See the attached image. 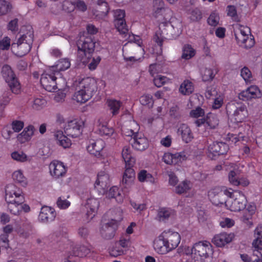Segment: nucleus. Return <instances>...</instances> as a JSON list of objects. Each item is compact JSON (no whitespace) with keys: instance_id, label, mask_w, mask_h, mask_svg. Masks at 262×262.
<instances>
[{"instance_id":"obj_6","label":"nucleus","mask_w":262,"mask_h":262,"mask_svg":"<svg viewBox=\"0 0 262 262\" xmlns=\"http://www.w3.org/2000/svg\"><path fill=\"white\" fill-rule=\"evenodd\" d=\"M2 74L12 92L18 94L20 89V84L11 67L7 64L4 65L2 69Z\"/></svg>"},{"instance_id":"obj_16","label":"nucleus","mask_w":262,"mask_h":262,"mask_svg":"<svg viewBox=\"0 0 262 262\" xmlns=\"http://www.w3.org/2000/svg\"><path fill=\"white\" fill-rule=\"evenodd\" d=\"M262 94L256 85H251L245 91L238 94V98L243 101H247L253 98H260Z\"/></svg>"},{"instance_id":"obj_10","label":"nucleus","mask_w":262,"mask_h":262,"mask_svg":"<svg viewBox=\"0 0 262 262\" xmlns=\"http://www.w3.org/2000/svg\"><path fill=\"white\" fill-rule=\"evenodd\" d=\"M228 149V145L225 142H213L208 146V156L212 159H215L216 157L226 154Z\"/></svg>"},{"instance_id":"obj_49","label":"nucleus","mask_w":262,"mask_h":262,"mask_svg":"<svg viewBox=\"0 0 262 262\" xmlns=\"http://www.w3.org/2000/svg\"><path fill=\"white\" fill-rule=\"evenodd\" d=\"M202 77L204 81H209L213 79L214 75L211 69L205 68L202 72Z\"/></svg>"},{"instance_id":"obj_37","label":"nucleus","mask_w":262,"mask_h":262,"mask_svg":"<svg viewBox=\"0 0 262 262\" xmlns=\"http://www.w3.org/2000/svg\"><path fill=\"white\" fill-rule=\"evenodd\" d=\"M90 249L84 245H76L73 248L72 253L75 256L83 257L90 253Z\"/></svg>"},{"instance_id":"obj_36","label":"nucleus","mask_w":262,"mask_h":262,"mask_svg":"<svg viewBox=\"0 0 262 262\" xmlns=\"http://www.w3.org/2000/svg\"><path fill=\"white\" fill-rule=\"evenodd\" d=\"M103 148V141L100 140L92 142L87 147L88 150L91 154L95 155V156H96L97 154H99Z\"/></svg>"},{"instance_id":"obj_20","label":"nucleus","mask_w":262,"mask_h":262,"mask_svg":"<svg viewBox=\"0 0 262 262\" xmlns=\"http://www.w3.org/2000/svg\"><path fill=\"white\" fill-rule=\"evenodd\" d=\"M254 237L255 238L252 242L253 251L258 254H259L262 257V226L259 225L254 230Z\"/></svg>"},{"instance_id":"obj_38","label":"nucleus","mask_w":262,"mask_h":262,"mask_svg":"<svg viewBox=\"0 0 262 262\" xmlns=\"http://www.w3.org/2000/svg\"><path fill=\"white\" fill-rule=\"evenodd\" d=\"M219 120L216 115L208 113L206 116V126L210 129L215 128L219 124Z\"/></svg>"},{"instance_id":"obj_29","label":"nucleus","mask_w":262,"mask_h":262,"mask_svg":"<svg viewBox=\"0 0 262 262\" xmlns=\"http://www.w3.org/2000/svg\"><path fill=\"white\" fill-rule=\"evenodd\" d=\"M132 167L129 165H126V168L123 176L122 184H126L127 186L132 184L135 177V171Z\"/></svg>"},{"instance_id":"obj_54","label":"nucleus","mask_w":262,"mask_h":262,"mask_svg":"<svg viewBox=\"0 0 262 262\" xmlns=\"http://www.w3.org/2000/svg\"><path fill=\"white\" fill-rule=\"evenodd\" d=\"M256 207L254 205H249L248 206L246 209V211L248 212V213H246V214H244L242 218L244 221H248L251 219V216L255 212Z\"/></svg>"},{"instance_id":"obj_9","label":"nucleus","mask_w":262,"mask_h":262,"mask_svg":"<svg viewBox=\"0 0 262 262\" xmlns=\"http://www.w3.org/2000/svg\"><path fill=\"white\" fill-rule=\"evenodd\" d=\"M192 250L195 255L200 256L202 259L207 258L213 254L212 246L207 241L195 243L192 247Z\"/></svg>"},{"instance_id":"obj_61","label":"nucleus","mask_w":262,"mask_h":262,"mask_svg":"<svg viewBox=\"0 0 262 262\" xmlns=\"http://www.w3.org/2000/svg\"><path fill=\"white\" fill-rule=\"evenodd\" d=\"M140 102L143 105L153 104V100L152 97L150 95H143L140 98Z\"/></svg>"},{"instance_id":"obj_58","label":"nucleus","mask_w":262,"mask_h":262,"mask_svg":"<svg viewBox=\"0 0 262 262\" xmlns=\"http://www.w3.org/2000/svg\"><path fill=\"white\" fill-rule=\"evenodd\" d=\"M34 126L33 125H29L28 127H26L23 132L20 134H22L24 136H25V138L30 140L31 137L34 134Z\"/></svg>"},{"instance_id":"obj_11","label":"nucleus","mask_w":262,"mask_h":262,"mask_svg":"<svg viewBox=\"0 0 262 262\" xmlns=\"http://www.w3.org/2000/svg\"><path fill=\"white\" fill-rule=\"evenodd\" d=\"M232 193L227 190H213L210 192V200L215 206L225 204L226 206L227 200V196L231 197Z\"/></svg>"},{"instance_id":"obj_23","label":"nucleus","mask_w":262,"mask_h":262,"mask_svg":"<svg viewBox=\"0 0 262 262\" xmlns=\"http://www.w3.org/2000/svg\"><path fill=\"white\" fill-rule=\"evenodd\" d=\"M49 168L51 175L55 178L63 176L66 172L64 165L60 162L51 163Z\"/></svg>"},{"instance_id":"obj_21","label":"nucleus","mask_w":262,"mask_h":262,"mask_svg":"<svg viewBox=\"0 0 262 262\" xmlns=\"http://www.w3.org/2000/svg\"><path fill=\"white\" fill-rule=\"evenodd\" d=\"M233 238L234 234L233 233L228 234L226 232H223L215 235L212 242L217 247H222L226 244L230 243Z\"/></svg>"},{"instance_id":"obj_25","label":"nucleus","mask_w":262,"mask_h":262,"mask_svg":"<svg viewBox=\"0 0 262 262\" xmlns=\"http://www.w3.org/2000/svg\"><path fill=\"white\" fill-rule=\"evenodd\" d=\"M178 134L181 135L182 140L189 143L193 138V134L189 127L186 124H182L178 129Z\"/></svg>"},{"instance_id":"obj_47","label":"nucleus","mask_w":262,"mask_h":262,"mask_svg":"<svg viewBox=\"0 0 262 262\" xmlns=\"http://www.w3.org/2000/svg\"><path fill=\"white\" fill-rule=\"evenodd\" d=\"M46 104V100L42 97H40L34 99L32 107L34 110H39L45 107Z\"/></svg>"},{"instance_id":"obj_52","label":"nucleus","mask_w":262,"mask_h":262,"mask_svg":"<svg viewBox=\"0 0 262 262\" xmlns=\"http://www.w3.org/2000/svg\"><path fill=\"white\" fill-rule=\"evenodd\" d=\"M169 115L171 118L177 120L181 117L182 112L178 106L174 105L170 108Z\"/></svg>"},{"instance_id":"obj_8","label":"nucleus","mask_w":262,"mask_h":262,"mask_svg":"<svg viewBox=\"0 0 262 262\" xmlns=\"http://www.w3.org/2000/svg\"><path fill=\"white\" fill-rule=\"evenodd\" d=\"M232 195V194L231 195ZM226 207L231 211H239L246 208L247 201L245 195L241 192H237L235 198L232 196L227 200Z\"/></svg>"},{"instance_id":"obj_55","label":"nucleus","mask_w":262,"mask_h":262,"mask_svg":"<svg viewBox=\"0 0 262 262\" xmlns=\"http://www.w3.org/2000/svg\"><path fill=\"white\" fill-rule=\"evenodd\" d=\"M138 180L140 182H144L145 181H151L152 179L151 174L148 173L145 170H142L138 173Z\"/></svg>"},{"instance_id":"obj_53","label":"nucleus","mask_w":262,"mask_h":262,"mask_svg":"<svg viewBox=\"0 0 262 262\" xmlns=\"http://www.w3.org/2000/svg\"><path fill=\"white\" fill-rule=\"evenodd\" d=\"M12 158L18 162H25L27 161V156L23 152L14 151L11 154Z\"/></svg>"},{"instance_id":"obj_14","label":"nucleus","mask_w":262,"mask_h":262,"mask_svg":"<svg viewBox=\"0 0 262 262\" xmlns=\"http://www.w3.org/2000/svg\"><path fill=\"white\" fill-rule=\"evenodd\" d=\"M109 176L104 171H101L97 175V179L94 184V188L99 194H103L106 192L109 184Z\"/></svg>"},{"instance_id":"obj_43","label":"nucleus","mask_w":262,"mask_h":262,"mask_svg":"<svg viewBox=\"0 0 262 262\" xmlns=\"http://www.w3.org/2000/svg\"><path fill=\"white\" fill-rule=\"evenodd\" d=\"M107 106L112 110V114L116 115L118 113L120 107V102L114 99L107 100L106 102Z\"/></svg>"},{"instance_id":"obj_32","label":"nucleus","mask_w":262,"mask_h":262,"mask_svg":"<svg viewBox=\"0 0 262 262\" xmlns=\"http://www.w3.org/2000/svg\"><path fill=\"white\" fill-rule=\"evenodd\" d=\"M109 11V7L106 2L103 0H98L97 2V6L96 8V13L97 15L101 16H106Z\"/></svg>"},{"instance_id":"obj_50","label":"nucleus","mask_w":262,"mask_h":262,"mask_svg":"<svg viewBox=\"0 0 262 262\" xmlns=\"http://www.w3.org/2000/svg\"><path fill=\"white\" fill-rule=\"evenodd\" d=\"M189 189L190 187L188 182L186 181H183L182 183L180 184L177 187H176L175 192L178 194H181L187 192Z\"/></svg>"},{"instance_id":"obj_2","label":"nucleus","mask_w":262,"mask_h":262,"mask_svg":"<svg viewBox=\"0 0 262 262\" xmlns=\"http://www.w3.org/2000/svg\"><path fill=\"white\" fill-rule=\"evenodd\" d=\"M86 32L80 33L79 39L77 45L79 49V54H88V58L91 57V54L94 51L96 42L94 40L92 35L96 34L97 28L92 25H89L86 27Z\"/></svg>"},{"instance_id":"obj_33","label":"nucleus","mask_w":262,"mask_h":262,"mask_svg":"<svg viewBox=\"0 0 262 262\" xmlns=\"http://www.w3.org/2000/svg\"><path fill=\"white\" fill-rule=\"evenodd\" d=\"M106 196L109 199L115 198L117 202L121 203L123 200V194L119 190L116 186L111 187L106 193Z\"/></svg>"},{"instance_id":"obj_59","label":"nucleus","mask_w":262,"mask_h":262,"mask_svg":"<svg viewBox=\"0 0 262 262\" xmlns=\"http://www.w3.org/2000/svg\"><path fill=\"white\" fill-rule=\"evenodd\" d=\"M74 3L75 5V9L81 11L85 12L87 10V5L85 2L82 0H75Z\"/></svg>"},{"instance_id":"obj_30","label":"nucleus","mask_w":262,"mask_h":262,"mask_svg":"<svg viewBox=\"0 0 262 262\" xmlns=\"http://www.w3.org/2000/svg\"><path fill=\"white\" fill-rule=\"evenodd\" d=\"M70 65L69 59L63 58L59 60L56 66L51 67L50 70L58 74L60 71H65L69 69Z\"/></svg>"},{"instance_id":"obj_22","label":"nucleus","mask_w":262,"mask_h":262,"mask_svg":"<svg viewBox=\"0 0 262 262\" xmlns=\"http://www.w3.org/2000/svg\"><path fill=\"white\" fill-rule=\"evenodd\" d=\"M99 206V201L94 198L89 199L85 205L87 212L85 214L87 219H92L95 216Z\"/></svg>"},{"instance_id":"obj_18","label":"nucleus","mask_w":262,"mask_h":262,"mask_svg":"<svg viewBox=\"0 0 262 262\" xmlns=\"http://www.w3.org/2000/svg\"><path fill=\"white\" fill-rule=\"evenodd\" d=\"M94 52L91 54V57L88 58V54H79V49H78L77 57L79 60L80 61L83 65L89 63V68L91 70H95L101 60L100 56H97L96 57H93L92 54Z\"/></svg>"},{"instance_id":"obj_4","label":"nucleus","mask_w":262,"mask_h":262,"mask_svg":"<svg viewBox=\"0 0 262 262\" xmlns=\"http://www.w3.org/2000/svg\"><path fill=\"white\" fill-rule=\"evenodd\" d=\"M226 110L228 115L232 117L236 122H242L248 116L246 106L235 101L228 103Z\"/></svg>"},{"instance_id":"obj_56","label":"nucleus","mask_w":262,"mask_h":262,"mask_svg":"<svg viewBox=\"0 0 262 262\" xmlns=\"http://www.w3.org/2000/svg\"><path fill=\"white\" fill-rule=\"evenodd\" d=\"M228 179L231 184L235 186H238L239 178L237 176V172L234 170H231L228 174Z\"/></svg>"},{"instance_id":"obj_24","label":"nucleus","mask_w":262,"mask_h":262,"mask_svg":"<svg viewBox=\"0 0 262 262\" xmlns=\"http://www.w3.org/2000/svg\"><path fill=\"white\" fill-rule=\"evenodd\" d=\"M39 217L43 222H52L56 217V212L53 208L43 206L41 209Z\"/></svg>"},{"instance_id":"obj_41","label":"nucleus","mask_w":262,"mask_h":262,"mask_svg":"<svg viewBox=\"0 0 262 262\" xmlns=\"http://www.w3.org/2000/svg\"><path fill=\"white\" fill-rule=\"evenodd\" d=\"M195 55V50L192 48L190 45H185L183 48V53L182 58L186 60L189 59L193 57Z\"/></svg>"},{"instance_id":"obj_45","label":"nucleus","mask_w":262,"mask_h":262,"mask_svg":"<svg viewBox=\"0 0 262 262\" xmlns=\"http://www.w3.org/2000/svg\"><path fill=\"white\" fill-rule=\"evenodd\" d=\"M241 257L244 262H262V258H259L255 252L251 256L247 254H241Z\"/></svg>"},{"instance_id":"obj_63","label":"nucleus","mask_w":262,"mask_h":262,"mask_svg":"<svg viewBox=\"0 0 262 262\" xmlns=\"http://www.w3.org/2000/svg\"><path fill=\"white\" fill-rule=\"evenodd\" d=\"M207 21L209 25L212 26H216L219 24V17L215 13H212L208 17Z\"/></svg>"},{"instance_id":"obj_1","label":"nucleus","mask_w":262,"mask_h":262,"mask_svg":"<svg viewBox=\"0 0 262 262\" xmlns=\"http://www.w3.org/2000/svg\"><path fill=\"white\" fill-rule=\"evenodd\" d=\"M21 31L24 33L18 39L16 42L11 45V50L17 56L22 57L30 51L33 41V30L31 27L23 26Z\"/></svg>"},{"instance_id":"obj_13","label":"nucleus","mask_w":262,"mask_h":262,"mask_svg":"<svg viewBox=\"0 0 262 262\" xmlns=\"http://www.w3.org/2000/svg\"><path fill=\"white\" fill-rule=\"evenodd\" d=\"M167 246L169 251L176 248L179 244L181 240V236L178 232H163L161 234Z\"/></svg>"},{"instance_id":"obj_28","label":"nucleus","mask_w":262,"mask_h":262,"mask_svg":"<svg viewBox=\"0 0 262 262\" xmlns=\"http://www.w3.org/2000/svg\"><path fill=\"white\" fill-rule=\"evenodd\" d=\"M154 245L155 250L161 254H166L170 251L161 235L154 241Z\"/></svg>"},{"instance_id":"obj_64","label":"nucleus","mask_w":262,"mask_h":262,"mask_svg":"<svg viewBox=\"0 0 262 262\" xmlns=\"http://www.w3.org/2000/svg\"><path fill=\"white\" fill-rule=\"evenodd\" d=\"M166 77L161 75L158 76L154 79V84L158 88L162 86L166 82Z\"/></svg>"},{"instance_id":"obj_51","label":"nucleus","mask_w":262,"mask_h":262,"mask_svg":"<svg viewBox=\"0 0 262 262\" xmlns=\"http://www.w3.org/2000/svg\"><path fill=\"white\" fill-rule=\"evenodd\" d=\"M62 9L63 11L71 13L75 9V5L74 2H71L69 0H65L62 3Z\"/></svg>"},{"instance_id":"obj_39","label":"nucleus","mask_w":262,"mask_h":262,"mask_svg":"<svg viewBox=\"0 0 262 262\" xmlns=\"http://www.w3.org/2000/svg\"><path fill=\"white\" fill-rule=\"evenodd\" d=\"M174 211L169 208H161L158 210V217L160 221H165L173 215Z\"/></svg>"},{"instance_id":"obj_12","label":"nucleus","mask_w":262,"mask_h":262,"mask_svg":"<svg viewBox=\"0 0 262 262\" xmlns=\"http://www.w3.org/2000/svg\"><path fill=\"white\" fill-rule=\"evenodd\" d=\"M83 122H78L76 120H71L68 122L64 127V132L67 136L72 138L79 137L82 133Z\"/></svg>"},{"instance_id":"obj_7","label":"nucleus","mask_w":262,"mask_h":262,"mask_svg":"<svg viewBox=\"0 0 262 262\" xmlns=\"http://www.w3.org/2000/svg\"><path fill=\"white\" fill-rule=\"evenodd\" d=\"M56 72L51 71L50 68L41 75L40 83L43 88L49 92H54L58 88L57 83Z\"/></svg>"},{"instance_id":"obj_46","label":"nucleus","mask_w":262,"mask_h":262,"mask_svg":"<svg viewBox=\"0 0 262 262\" xmlns=\"http://www.w3.org/2000/svg\"><path fill=\"white\" fill-rule=\"evenodd\" d=\"M12 5L7 1L0 0V16L6 14L11 11Z\"/></svg>"},{"instance_id":"obj_57","label":"nucleus","mask_w":262,"mask_h":262,"mask_svg":"<svg viewBox=\"0 0 262 262\" xmlns=\"http://www.w3.org/2000/svg\"><path fill=\"white\" fill-rule=\"evenodd\" d=\"M202 15L201 11L195 8L191 11L190 19L193 21H198L201 19Z\"/></svg>"},{"instance_id":"obj_60","label":"nucleus","mask_w":262,"mask_h":262,"mask_svg":"<svg viewBox=\"0 0 262 262\" xmlns=\"http://www.w3.org/2000/svg\"><path fill=\"white\" fill-rule=\"evenodd\" d=\"M204 110L199 106L194 110H191L190 112V116L193 118H198L204 116Z\"/></svg>"},{"instance_id":"obj_42","label":"nucleus","mask_w":262,"mask_h":262,"mask_svg":"<svg viewBox=\"0 0 262 262\" xmlns=\"http://www.w3.org/2000/svg\"><path fill=\"white\" fill-rule=\"evenodd\" d=\"M12 178L14 181L20 184L23 186H25L27 184L26 178L24 176L20 170L14 172L12 174Z\"/></svg>"},{"instance_id":"obj_34","label":"nucleus","mask_w":262,"mask_h":262,"mask_svg":"<svg viewBox=\"0 0 262 262\" xmlns=\"http://www.w3.org/2000/svg\"><path fill=\"white\" fill-rule=\"evenodd\" d=\"M122 158L126 165L133 166L135 163V159L131 155L130 148L129 146H124L122 151Z\"/></svg>"},{"instance_id":"obj_19","label":"nucleus","mask_w":262,"mask_h":262,"mask_svg":"<svg viewBox=\"0 0 262 262\" xmlns=\"http://www.w3.org/2000/svg\"><path fill=\"white\" fill-rule=\"evenodd\" d=\"M117 220H112L110 222L106 223L102 226L100 233L103 238L110 239L114 237L117 227Z\"/></svg>"},{"instance_id":"obj_15","label":"nucleus","mask_w":262,"mask_h":262,"mask_svg":"<svg viewBox=\"0 0 262 262\" xmlns=\"http://www.w3.org/2000/svg\"><path fill=\"white\" fill-rule=\"evenodd\" d=\"M79 89L84 91L86 97L91 98L97 90L96 82L93 78L86 77L79 82Z\"/></svg>"},{"instance_id":"obj_48","label":"nucleus","mask_w":262,"mask_h":262,"mask_svg":"<svg viewBox=\"0 0 262 262\" xmlns=\"http://www.w3.org/2000/svg\"><path fill=\"white\" fill-rule=\"evenodd\" d=\"M115 25L118 31L121 34H126L128 32L125 19L114 21Z\"/></svg>"},{"instance_id":"obj_35","label":"nucleus","mask_w":262,"mask_h":262,"mask_svg":"<svg viewBox=\"0 0 262 262\" xmlns=\"http://www.w3.org/2000/svg\"><path fill=\"white\" fill-rule=\"evenodd\" d=\"M194 91L193 83L189 80H185L179 88L180 92L184 95H189Z\"/></svg>"},{"instance_id":"obj_31","label":"nucleus","mask_w":262,"mask_h":262,"mask_svg":"<svg viewBox=\"0 0 262 262\" xmlns=\"http://www.w3.org/2000/svg\"><path fill=\"white\" fill-rule=\"evenodd\" d=\"M98 130L101 136H111L114 133V129L112 127L108 126L106 122H102L100 119L98 121Z\"/></svg>"},{"instance_id":"obj_17","label":"nucleus","mask_w":262,"mask_h":262,"mask_svg":"<svg viewBox=\"0 0 262 262\" xmlns=\"http://www.w3.org/2000/svg\"><path fill=\"white\" fill-rule=\"evenodd\" d=\"M5 200L7 202L15 201L19 196H24L23 192L19 188L13 184H8L5 188Z\"/></svg>"},{"instance_id":"obj_5","label":"nucleus","mask_w":262,"mask_h":262,"mask_svg":"<svg viewBox=\"0 0 262 262\" xmlns=\"http://www.w3.org/2000/svg\"><path fill=\"white\" fill-rule=\"evenodd\" d=\"M133 126H135V128L130 129L127 132L128 136H133L130 140V143L132 147L137 150L143 151L147 149L149 146V143L147 139L141 134H139L138 132L139 130L138 125L136 123H132Z\"/></svg>"},{"instance_id":"obj_44","label":"nucleus","mask_w":262,"mask_h":262,"mask_svg":"<svg viewBox=\"0 0 262 262\" xmlns=\"http://www.w3.org/2000/svg\"><path fill=\"white\" fill-rule=\"evenodd\" d=\"M164 2L162 0H154L153 2V7L154 10V15L157 17L158 15L165 10L164 7Z\"/></svg>"},{"instance_id":"obj_40","label":"nucleus","mask_w":262,"mask_h":262,"mask_svg":"<svg viewBox=\"0 0 262 262\" xmlns=\"http://www.w3.org/2000/svg\"><path fill=\"white\" fill-rule=\"evenodd\" d=\"M90 98V97L86 96L85 92L81 89H79V90L74 93L73 97V100L81 103H85Z\"/></svg>"},{"instance_id":"obj_27","label":"nucleus","mask_w":262,"mask_h":262,"mask_svg":"<svg viewBox=\"0 0 262 262\" xmlns=\"http://www.w3.org/2000/svg\"><path fill=\"white\" fill-rule=\"evenodd\" d=\"M54 138L57 140V143L63 148L69 147L71 145V140L61 130H58L54 133Z\"/></svg>"},{"instance_id":"obj_62","label":"nucleus","mask_w":262,"mask_h":262,"mask_svg":"<svg viewBox=\"0 0 262 262\" xmlns=\"http://www.w3.org/2000/svg\"><path fill=\"white\" fill-rule=\"evenodd\" d=\"M255 44L254 37L250 34L248 36V38L246 39L245 41L243 43V47L246 49H250L252 48Z\"/></svg>"},{"instance_id":"obj_26","label":"nucleus","mask_w":262,"mask_h":262,"mask_svg":"<svg viewBox=\"0 0 262 262\" xmlns=\"http://www.w3.org/2000/svg\"><path fill=\"white\" fill-rule=\"evenodd\" d=\"M24 202V196H19L18 199H15V201L7 202L8 204V208L10 212L14 215H19L21 212V207H20V204H23Z\"/></svg>"},{"instance_id":"obj_3","label":"nucleus","mask_w":262,"mask_h":262,"mask_svg":"<svg viewBox=\"0 0 262 262\" xmlns=\"http://www.w3.org/2000/svg\"><path fill=\"white\" fill-rule=\"evenodd\" d=\"M180 34L177 30L169 22L162 23L159 25V31H157L153 37L158 46L161 47L164 39H172L177 38Z\"/></svg>"}]
</instances>
